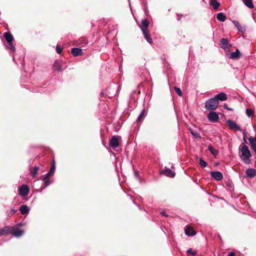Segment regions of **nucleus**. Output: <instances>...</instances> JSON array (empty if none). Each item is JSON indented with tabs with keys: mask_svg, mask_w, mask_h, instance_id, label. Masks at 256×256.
<instances>
[{
	"mask_svg": "<svg viewBox=\"0 0 256 256\" xmlns=\"http://www.w3.org/2000/svg\"><path fill=\"white\" fill-rule=\"evenodd\" d=\"M148 26L149 22L146 19L143 20L142 22L140 28L144 36V37L147 42L150 44H152V39L151 38L149 34L148 30Z\"/></svg>",
	"mask_w": 256,
	"mask_h": 256,
	"instance_id": "nucleus-1",
	"label": "nucleus"
},
{
	"mask_svg": "<svg viewBox=\"0 0 256 256\" xmlns=\"http://www.w3.org/2000/svg\"><path fill=\"white\" fill-rule=\"evenodd\" d=\"M240 150L243 156V158L241 156L242 160L246 164H250V158L252 155L248 146L246 145H243L240 148Z\"/></svg>",
	"mask_w": 256,
	"mask_h": 256,
	"instance_id": "nucleus-2",
	"label": "nucleus"
},
{
	"mask_svg": "<svg viewBox=\"0 0 256 256\" xmlns=\"http://www.w3.org/2000/svg\"><path fill=\"white\" fill-rule=\"evenodd\" d=\"M218 105V102L214 98L208 99L205 103V108L208 110H214L216 109Z\"/></svg>",
	"mask_w": 256,
	"mask_h": 256,
	"instance_id": "nucleus-3",
	"label": "nucleus"
},
{
	"mask_svg": "<svg viewBox=\"0 0 256 256\" xmlns=\"http://www.w3.org/2000/svg\"><path fill=\"white\" fill-rule=\"evenodd\" d=\"M110 146L114 150L119 146L118 136H112L109 142Z\"/></svg>",
	"mask_w": 256,
	"mask_h": 256,
	"instance_id": "nucleus-4",
	"label": "nucleus"
},
{
	"mask_svg": "<svg viewBox=\"0 0 256 256\" xmlns=\"http://www.w3.org/2000/svg\"><path fill=\"white\" fill-rule=\"evenodd\" d=\"M208 118L210 122H216L219 120V116L216 112H211L208 114Z\"/></svg>",
	"mask_w": 256,
	"mask_h": 256,
	"instance_id": "nucleus-5",
	"label": "nucleus"
},
{
	"mask_svg": "<svg viewBox=\"0 0 256 256\" xmlns=\"http://www.w3.org/2000/svg\"><path fill=\"white\" fill-rule=\"evenodd\" d=\"M30 190L27 185H22L18 189L19 194L22 196H27Z\"/></svg>",
	"mask_w": 256,
	"mask_h": 256,
	"instance_id": "nucleus-6",
	"label": "nucleus"
},
{
	"mask_svg": "<svg viewBox=\"0 0 256 256\" xmlns=\"http://www.w3.org/2000/svg\"><path fill=\"white\" fill-rule=\"evenodd\" d=\"M226 124H228L229 128L232 130H236L238 131H242L241 128L237 125L235 122L230 120H228L226 121Z\"/></svg>",
	"mask_w": 256,
	"mask_h": 256,
	"instance_id": "nucleus-7",
	"label": "nucleus"
},
{
	"mask_svg": "<svg viewBox=\"0 0 256 256\" xmlns=\"http://www.w3.org/2000/svg\"><path fill=\"white\" fill-rule=\"evenodd\" d=\"M10 234H12L13 236L16 237H20L24 234V230H20L18 228L11 227L10 231Z\"/></svg>",
	"mask_w": 256,
	"mask_h": 256,
	"instance_id": "nucleus-8",
	"label": "nucleus"
},
{
	"mask_svg": "<svg viewBox=\"0 0 256 256\" xmlns=\"http://www.w3.org/2000/svg\"><path fill=\"white\" fill-rule=\"evenodd\" d=\"M210 175L216 180H220L223 178L222 173L218 171H212L210 172Z\"/></svg>",
	"mask_w": 256,
	"mask_h": 256,
	"instance_id": "nucleus-9",
	"label": "nucleus"
},
{
	"mask_svg": "<svg viewBox=\"0 0 256 256\" xmlns=\"http://www.w3.org/2000/svg\"><path fill=\"white\" fill-rule=\"evenodd\" d=\"M161 174L170 178H174L175 176V172H172L170 168H165L161 172Z\"/></svg>",
	"mask_w": 256,
	"mask_h": 256,
	"instance_id": "nucleus-10",
	"label": "nucleus"
},
{
	"mask_svg": "<svg viewBox=\"0 0 256 256\" xmlns=\"http://www.w3.org/2000/svg\"><path fill=\"white\" fill-rule=\"evenodd\" d=\"M246 177L250 178H254L256 174V170L252 168H248L246 170Z\"/></svg>",
	"mask_w": 256,
	"mask_h": 256,
	"instance_id": "nucleus-11",
	"label": "nucleus"
},
{
	"mask_svg": "<svg viewBox=\"0 0 256 256\" xmlns=\"http://www.w3.org/2000/svg\"><path fill=\"white\" fill-rule=\"evenodd\" d=\"M62 62L59 60H56L53 66V68L54 70H57L58 72H60L62 70Z\"/></svg>",
	"mask_w": 256,
	"mask_h": 256,
	"instance_id": "nucleus-12",
	"label": "nucleus"
},
{
	"mask_svg": "<svg viewBox=\"0 0 256 256\" xmlns=\"http://www.w3.org/2000/svg\"><path fill=\"white\" fill-rule=\"evenodd\" d=\"M185 234L188 236H194L196 234V232L192 226H188L185 230Z\"/></svg>",
	"mask_w": 256,
	"mask_h": 256,
	"instance_id": "nucleus-13",
	"label": "nucleus"
},
{
	"mask_svg": "<svg viewBox=\"0 0 256 256\" xmlns=\"http://www.w3.org/2000/svg\"><path fill=\"white\" fill-rule=\"evenodd\" d=\"M72 54L74 56H77L82 54V50L78 48H74L71 50Z\"/></svg>",
	"mask_w": 256,
	"mask_h": 256,
	"instance_id": "nucleus-14",
	"label": "nucleus"
},
{
	"mask_svg": "<svg viewBox=\"0 0 256 256\" xmlns=\"http://www.w3.org/2000/svg\"><path fill=\"white\" fill-rule=\"evenodd\" d=\"M214 98L217 100L218 101V100L220 101H224L227 100L228 96L224 92H222L216 94Z\"/></svg>",
	"mask_w": 256,
	"mask_h": 256,
	"instance_id": "nucleus-15",
	"label": "nucleus"
},
{
	"mask_svg": "<svg viewBox=\"0 0 256 256\" xmlns=\"http://www.w3.org/2000/svg\"><path fill=\"white\" fill-rule=\"evenodd\" d=\"M88 44V40L84 38H80L76 42V45L80 46L82 47H83L85 46H86Z\"/></svg>",
	"mask_w": 256,
	"mask_h": 256,
	"instance_id": "nucleus-16",
	"label": "nucleus"
},
{
	"mask_svg": "<svg viewBox=\"0 0 256 256\" xmlns=\"http://www.w3.org/2000/svg\"><path fill=\"white\" fill-rule=\"evenodd\" d=\"M220 46L221 48L224 50H226L231 46L230 44H228V40L225 38H222L220 40Z\"/></svg>",
	"mask_w": 256,
	"mask_h": 256,
	"instance_id": "nucleus-17",
	"label": "nucleus"
},
{
	"mask_svg": "<svg viewBox=\"0 0 256 256\" xmlns=\"http://www.w3.org/2000/svg\"><path fill=\"white\" fill-rule=\"evenodd\" d=\"M240 56V52L238 49L236 50L235 52L230 54L229 58L233 60H237Z\"/></svg>",
	"mask_w": 256,
	"mask_h": 256,
	"instance_id": "nucleus-18",
	"label": "nucleus"
},
{
	"mask_svg": "<svg viewBox=\"0 0 256 256\" xmlns=\"http://www.w3.org/2000/svg\"><path fill=\"white\" fill-rule=\"evenodd\" d=\"M11 226H6L0 229V236L4 234H10Z\"/></svg>",
	"mask_w": 256,
	"mask_h": 256,
	"instance_id": "nucleus-19",
	"label": "nucleus"
},
{
	"mask_svg": "<svg viewBox=\"0 0 256 256\" xmlns=\"http://www.w3.org/2000/svg\"><path fill=\"white\" fill-rule=\"evenodd\" d=\"M210 4L213 8L214 10H217L220 6V3L216 0H210Z\"/></svg>",
	"mask_w": 256,
	"mask_h": 256,
	"instance_id": "nucleus-20",
	"label": "nucleus"
},
{
	"mask_svg": "<svg viewBox=\"0 0 256 256\" xmlns=\"http://www.w3.org/2000/svg\"><path fill=\"white\" fill-rule=\"evenodd\" d=\"M4 37L8 44L12 43L13 40L12 36L8 32L4 34Z\"/></svg>",
	"mask_w": 256,
	"mask_h": 256,
	"instance_id": "nucleus-21",
	"label": "nucleus"
},
{
	"mask_svg": "<svg viewBox=\"0 0 256 256\" xmlns=\"http://www.w3.org/2000/svg\"><path fill=\"white\" fill-rule=\"evenodd\" d=\"M20 210L22 214H26L29 212V208L26 205H22L20 208Z\"/></svg>",
	"mask_w": 256,
	"mask_h": 256,
	"instance_id": "nucleus-22",
	"label": "nucleus"
},
{
	"mask_svg": "<svg viewBox=\"0 0 256 256\" xmlns=\"http://www.w3.org/2000/svg\"><path fill=\"white\" fill-rule=\"evenodd\" d=\"M217 19L221 22H224L226 20V16L222 12H219L216 16Z\"/></svg>",
	"mask_w": 256,
	"mask_h": 256,
	"instance_id": "nucleus-23",
	"label": "nucleus"
},
{
	"mask_svg": "<svg viewBox=\"0 0 256 256\" xmlns=\"http://www.w3.org/2000/svg\"><path fill=\"white\" fill-rule=\"evenodd\" d=\"M242 1L244 4L248 8H252L254 7L252 0H242Z\"/></svg>",
	"mask_w": 256,
	"mask_h": 256,
	"instance_id": "nucleus-24",
	"label": "nucleus"
},
{
	"mask_svg": "<svg viewBox=\"0 0 256 256\" xmlns=\"http://www.w3.org/2000/svg\"><path fill=\"white\" fill-rule=\"evenodd\" d=\"M38 170H39L38 166H34V167L32 168L30 170V174L32 176H35L36 175V174Z\"/></svg>",
	"mask_w": 256,
	"mask_h": 256,
	"instance_id": "nucleus-25",
	"label": "nucleus"
},
{
	"mask_svg": "<svg viewBox=\"0 0 256 256\" xmlns=\"http://www.w3.org/2000/svg\"><path fill=\"white\" fill-rule=\"evenodd\" d=\"M208 149L213 155L216 156L218 154V151L215 150L211 145L208 146Z\"/></svg>",
	"mask_w": 256,
	"mask_h": 256,
	"instance_id": "nucleus-26",
	"label": "nucleus"
},
{
	"mask_svg": "<svg viewBox=\"0 0 256 256\" xmlns=\"http://www.w3.org/2000/svg\"><path fill=\"white\" fill-rule=\"evenodd\" d=\"M246 115L250 117L251 116H252L254 114V110L251 108H246Z\"/></svg>",
	"mask_w": 256,
	"mask_h": 256,
	"instance_id": "nucleus-27",
	"label": "nucleus"
},
{
	"mask_svg": "<svg viewBox=\"0 0 256 256\" xmlns=\"http://www.w3.org/2000/svg\"><path fill=\"white\" fill-rule=\"evenodd\" d=\"M144 116V110H143L142 111V112H140V115L138 116L137 118V121L138 122H141Z\"/></svg>",
	"mask_w": 256,
	"mask_h": 256,
	"instance_id": "nucleus-28",
	"label": "nucleus"
},
{
	"mask_svg": "<svg viewBox=\"0 0 256 256\" xmlns=\"http://www.w3.org/2000/svg\"><path fill=\"white\" fill-rule=\"evenodd\" d=\"M199 164L202 168H206L208 166L207 162L202 158L199 159Z\"/></svg>",
	"mask_w": 256,
	"mask_h": 256,
	"instance_id": "nucleus-29",
	"label": "nucleus"
},
{
	"mask_svg": "<svg viewBox=\"0 0 256 256\" xmlns=\"http://www.w3.org/2000/svg\"><path fill=\"white\" fill-rule=\"evenodd\" d=\"M234 26L236 27L237 29L240 31L242 32V28L241 26V24L239 23V22L237 21H234L233 22Z\"/></svg>",
	"mask_w": 256,
	"mask_h": 256,
	"instance_id": "nucleus-30",
	"label": "nucleus"
},
{
	"mask_svg": "<svg viewBox=\"0 0 256 256\" xmlns=\"http://www.w3.org/2000/svg\"><path fill=\"white\" fill-rule=\"evenodd\" d=\"M189 130H190V132L191 133V134L192 136H194L196 138H200L199 134L198 132H196V131H194L190 128L189 129Z\"/></svg>",
	"mask_w": 256,
	"mask_h": 256,
	"instance_id": "nucleus-31",
	"label": "nucleus"
},
{
	"mask_svg": "<svg viewBox=\"0 0 256 256\" xmlns=\"http://www.w3.org/2000/svg\"><path fill=\"white\" fill-rule=\"evenodd\" d=\"M16 212V210L13 209V208L11 209L9 211L7 212L8 216H12V215H14L15 214Z\"/></svg>",
	"mask_w": 256,
	"mask_h": 256,
	"instance_id": "nucleus-32",
	"label": "nucleus"
},
{
	"mask_svg": "<svg viewBox=\"0 0 256 256\" xmlns=\"http://www.w3.org/2000/svg\"><path fill=\"white\" fill-rule=\"evenodd\" d=\"M174 90H175V91L176 92V94L179 96H182V92L181 90H180V88H178V87H174Z\"/></svg>",
	"mask_w": 256,
	"mask_h": 256,
	"instance_id": "nucleus-33",
	"label": "nucleus"
},
{
	"mask_svg": "<svg viewBox=\"0 0 256 256\" xmlns=\"http://www.w3.org/2000/svg\"><path fill=\"white\" fill-rule=\"evenodd\" d=\"M54 172V170H52L51 169H50V171L45 176V177L44 178V180H46L48 179V178L49 177L50 175V174H52Z\"/></svg>",
	"mask_w": 256,
	"mask_h": 256,
	"instance_id": "nucleus-34",
	"label": "nucleus"
},
{
	"mask_svg": "<svg viewBox=\"0 0 256 256\" xmlns=\"http://www.w3.org/2000/svg\"><path fill=\"white\" fill-rule=\"evenodd\" d=\"M54 172V170H52L51 169H50V171L45 176V177L44 178V180H46L48 179V178L49 177L50 175V174H52Z\"/></svg>",
	"mask_w": 256,
	"mask_h": 256,
	"instance_id": "nucleus-35",
	"label": "nucleus"
},
{
	"mask_svg": "<svg viewBox=\"0 0 256 256\" xmlns=\"http://www.w3.org/2000/svg\"><path fill=\"white\" fill-rule=\"evenodd\" d=\"M54 172V170H52L51 169H50V171L45 176V177L44 178V180H46L48 179V178L49 177L50 175V174H52Z\"/></svg>",
	"mask_w": 256,
	"mask_h": 256,
	"instance_id": "nucleus-36",
	"label": "nucleus"
},
{
	"mask_svg": "<svg viewBox=\"0 0 256 256\" xmlns=\"http://www.w3.org/2000/svg\"><path fill=\"white\" fill-rule=\"evenodd\" d=\"M54 172V170H52L51 169H50V171L45 176V177L44 178V180H46L48 179V178L49 177L50 175V174H52Z\"/></svg>",
	"mask_w": 256,
	"mask_h": 256,
	"instance_id": "nucleus-37",
	"label": "nucleus"
},
{
	"mask_svg": "<svg viewBox=\"0 0 256 256\" xmlns=\"http://www.w3.org/2000/svg\"><path fill=\"white\" fill-rule=\"evenodd\" d=\"M9 44L10 49L12 50V52H15L16 48H15V47H14V45L13 44L12 42L10 43V44Z\"/></svg>",
	"mask_w": 256,
	"mask_h": 256,
	"instance_id": "nucleus-38",
	"label": "nucleus"
},
{
	"mask_svg": "<svg viewBox=\"0 0 256 256\" xmlns=\"http://www.w3.org/2000/svg\"><path fill=\"white\" fill-rule=\"evenodd\" d=\"M62 50V48L58 46H56V52L58 54H60Z\"/></svg>",
	"mask_w": 256,
	"mask_h": 256,
	"instance_id": "nucleus-39",
	"label": "nucleus"
},
{
	"mask_svg": "<svg viewBox=\"0 0 256 256\" xmlns=\"http://www.w3.org/2000/svg\"><path fill=\"white\" fill-rule=\"evenodd\" d=\"M187 252L188 253H190V254H192L194 256L196 255V252L192 250V248H189L187 250Z\"/></svg>",
	"mask_w": 256,
	"mask_h": 256,
	"instance_id": "nucleus-40",
	"label": "nucleus"
},
{
	"mask_svg": "<svg viewBox=\"0 0 256 256\" xmlns=\"http://www.w3.org/2000/svg\"><path fill=\"white\" fill-rule=\"evenodd\" d=\"M43 180L44 181V188H46L50 184V182H49V180H48V178L46 180H44V179Z\"/></svg>",
	"mask_w": 256,
	"mask_h": 256,
	"instance_id": "nucleus-41",
	"label": "nucleus"
},
{
	"mask_svg": "<svg viewBox=\"0 0 256 256\" xmlns=\"http://www.w3.org/2000/svg\"><path fill=\"white\" fill-rule=\"evenodd\" d=\"M224 108L226 110H228L232 111L233 109L232 108L228 107V105L226 104H224Z\"/></svg>",
	"mask_w": 256,
	"mask_h": 256,
	"instance_id": "nucleus-42",
	"label": "nucleus"
},
{
	"mask_svg": "<svg viewBox=\"0 0 256 256\" xmlns=\"http://www.w3.org/2000/svg\"><path fill=\"white\" fill-rule=\"evenodd\" d=\"M52 170H55L56 169V166H55V162L54 160L52 164L51 165L50 168Z\"/></svg>",
	"mask_w": 256,
	"mask_h": 256,
	"instance_id": "nucleus-43",
	"label": "nucleus"
},
{
	"mask_svg": "<svg viewBox=\"0 0 256 256\" xmlns=\"http://www.w3.org/2000/svg\"><path fill=\"white\" fill-rule=\"evenodd\" d=\"M160 214L163 216H164L166 217H167L168 216V215L167 214H166V213L164 212H160Z\"/></svg>",
	"mask_w": 256,
	"mask_h": 256,
	"instance_id": "nucleus-44",
	"label": "nucleus"
},
{
	"mask_svg": "<svg viewBox=\"0 0 256 256\" xmlns=\"http://www.w3.org/2000/svg\"><path fill=\"white\" fill-rule=\"evenodd\" d=\"M235 256L234 253V252H230L228 254V256Z\"/></svg>",
	"mask_w": 256,
	"mask_h": 256,
	"instance_id": "nucleus-45",
	"label": "nucleus"
},
{
	"mask_svg": "<svg viewBox=\"0 0 256 256\" xmlns=\"http://www.w3.org/2000/svg\"><path fill=\"white\" fill-rule=\"evenodd\" d=\"M134 174H135L136 176L138 177V173L137 172H135V173H134Z\"/></svg>",
	"mask_w": 256,
	"mask_h": 256,
	"instance_id": "nucleus-46",
	"label": "nucleus"
},
{
	"mask_svg": "<svg viewBox=\"0 0 256 256\" xmlns=\"http://www.w3.org/2000/svg\"><path fill=\"white\" fill-rule=\"evenodd\" d=\"M244 140L245 142H246V140H245V138H244Z\"/></svg>",
	"mask_w": 256,
	"mask_h": 256,
	"instance_id": "nucleus-47",
	"label": "nucleus"
}]
</instances>
